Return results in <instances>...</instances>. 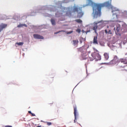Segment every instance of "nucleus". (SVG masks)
Segmentation results:
<instances>
[{
    "label": "nucleus",
    "instance_id": "nucleus-1",
    "mask_svg": "<svg viewBox=\"0 0 127 127\" xmlns=\"http://www.w3.org/2000/svg\"><path fill=\"white\" fill-rule=\"evenodd\" d=\"M112 3V0L105 2L103 4H97L94 3L93 5V10L94 13L93 17L94 18H97L98 17L102 15V7L104 6H110Z\"/></svg>",
    "mask_w": 127,
    "mask_h": 127
},
{
    "label": "nucleus",
    "instance_id": "nucleus-2",
    "mask_svg": "<svg viewBox=\"0 0 127 127\" xmlns=\"http://www.w3.org/2000/svg\"><path fill=\"white\" fill-rule=\"evenodd\" d=\"M72 12H77V17L78 18H81L84 15V13L82 11V7L74 6L72 11L68 10L66 12V15L71 16L72 15Z\"/></svg>",
    "mask_w": 127,
    "mask_h": 127
},
{
    "label": "nucleus",
    "instance_id": "nucleus-3",
    "mask_svg": "<svg viewBox=\"0 0 127 127\" xmlns=\"http://www.w3.org/2000/svg\"><path fill=\"white\" fill-rule=\"evenodd\" d=\"M111 62L113 63V64H119L118 69L119 70V71H126V69H124L126 66L120 65V59H119L118 56H115L113 59L111 61Z\"/></svg>",
    "mask_w": 127,
    "mask_h": 127
},
{
    "label": "nucleus",
    "instance_id": "nucleus-4",
    "mask_svg": "<svg viewBox=\"0 0 127 127\" xmlns=\"http://www.w3.org/2000/svg\"><path fill=\"white\" fill-rule=\"evenodd\" d=\"M94 52L91 54V56L92 58H90V61H93V60L96 59L97 61L101 60V55L99 54V51L95 49L94 48Z\"/></svg>",
    "mask_w": 127,
    "mask_h": 127
},
{
    "label": "nucleus",
    "instance_id": "nucleus-5",
    "mask_svg": "<svg viewBox=\"0 0 127 127\" xmlns=\"http://www.w3.org/2000/svg\"><path fill=\"white\" fill-rule=\"evenodd\" d=\"M73 110L74 115V123H76V121H77V117L78 116V113L77 112V106H76V105L73 106Z\"/></svg>",
    "mask_w": 127,
    "mask_h": 127
},
{
    "label": "nucleus",
    "instance_id": "nucleus-6",
    "mask_svg": "<svg viewBox=\"0 0 127 127\" xmlns=\"http://www.w3.org/2000/svg\"><path fill=\"white\" fill-rule=\"evenodd\" d=\"M81 57L83 60H86V59L89 57V54L87 51L83 52L81 54Z\"/></svg>",
    "mask_w": 127,
    "mask_h": 127
},
{
    "label": "nucleus",
    "instance_id": "nucleus-7",
    "mask_svg": "<svg viewBox=\"0 0 127 127\" xmlns=\"http://www.w3.org/2000/svg\"><path fill=\"white\" fill-rule=\"evenodd\" d=\"M102 21H103L101 20V21H97V22H94V25H93V30H94L95 32H96L97 29H98V24L100 23V22H102Z\"/></svg>",
    "mask_w": 127,
    "mask_h": 127
},
{
    "label": "nucleus",
    "instance_id": "nucleus-8",
    "mask_svg": "<svg viewBox=\"0 0 127 127\" xmlns=\"http://www.w3.org/2000/svg\"><path fill=\"white\" fill-rule=\"evenodd\" d=\"M6 27H7V24L1 23L0 24V32H1Z\"/></svg>",
    "mask_w": 127,
    "mask_h": 127
},
{
    "label": "nucleus",
    "instance_id": "nucleus-9",
    "mask_svg": "<svg viewBox=\"0 0 127 127\" xmlns=\"http://www.w3.org/2000/svg\"><path fill=\"white\" fill-rule=\"evenodd\" d=\"M34 38L36 39H44V37L43 36L38 35V34H34L33 35Z\"/></svg>",
    "mask_w": 127,
    "mask_h": 127
},
{
    "label": "nucleus",
    "instance_id": "nucleus-10",
    "mask_svg": "<svg viewBox=\"0 0 127 127\" xmlns=\"http://www.w3.org/2000/svg\"><path fill=\"white\" fill-rule=\"evenodd\" d=\"M98 37L95 36L93 39V44H98Z\"/></svg>",
    "mask_w": 127,
    "mask_h": 127
},
{
    "label": "nucleus",
    "instance_id": "nucleus-11",
    "mask_svg": "<svg viewBox=\"0 0 127 127\" xmlns=\"http://www.w3.org/2000/svg\"><path fill=\"white\" fill-rule=\"evenodd\" d=\"M112 12L113 13V15H116V16H118V14L120 13V11L118 10H113Z\"/></svg>",
    "mask_w": 127,
    "mask_h": 127
},
{
    "label": "nucleus",
    "instance_id": "nucleus-12",
    "mask_svg": "<svg viewBox=\"0 0 127 127\" xmlns=\"http://www.w3.org/2000/svg\"><path fill=\"white\" fill-rule=\"evenodd\" d=\"M104 58H105V60H109V53H105L104 54Z\"/></svg>",
    "mask_w": 127,
    "mask_h": 127
},
{
    "label": "nucleus",
    "instance_id": "nucleus-13",
    "mask_svg": "<svg viewBox=\"0 0 127 127\" xmlns=\"http://www.w3.org/2000/svg\"><path fill=\"white\" fill-rule=\"evenodd\" d=\"M120 29H121V25H120V24H117L116 25V31L117 32H120Z\"/></svg>",
    "mask_w": 127,
    "mask_h": 127
},
{
    "label": "nucleus",
    "instance_id": "nucleus-14",
    "mask_svg": "<svg viewBox=\"0 0 127 127\" xmlns=\"http://www.w3.org/2000/svg\"><path fill=\"white\" fill-rule=\"evenodd\" d=\"M72 42H73V45H74V46H76V45H77L78 44V43H79V41L73 40Z\"/></svg>",
    "mask_w": 127,
    "mask_h": 127
},
{
    "label": "nucleus",
    "instance_id": "nucleus-15",
    "mask_svg": "<svg viewBox=\"0 0 127 127\" xmlns=\"http://www.w3.org/2000/svg\"><path fill=\"white\" fill-rule=\"evenodd\" d=\"M51 22L52 24V25H56V21L54 19H51Z\"/></svg>",
    "mask_w": 127,
    "mask_h": 127
},
{
    "label": "nucleus",
    "instance_id": "nucleus-16",
    "mask_svg": "<svg viewBox=\"0 0 127 127\" xmlns=\"http://www.w3.org/2000/svg\"><path fill=\"white\" fill-rule=\"evenodd\" d=\"M56 16L57 17H60V16H62V14H60L59 12H57L56 13Z\"/></svg>",
    "mask_w": 127,
    "mask_h": 127
},
{
    "label": "nucleus",
    "instance_id": "nucleus-17",
    "mask_svg": "<svg viewBox=\"0 0 127 127\" xmlns=\"http://www.w3.org/2000/svg\"><path fill=\"white\" fill-rule=\"evenodd\" d=\"M76 22H77V23H82V22H83V21H82V20L78 19H76L75 20Z\"/></svg>",
    "mask_w": 127,
    "mask_h": 127
},
{
    "label": "nucleus",
    "instance_id": "nucleus-18",
    "mask_svg": "<svg viewBox=\"0 0 127 127\" xmlns=\"http://www.w3.org/2000/svg\"><path fill=\"white\" fill-rule=\"evenodd\" d=\"M105 33H109V34H112V32H111V30H109L108 32L107 30H105Z\"/></svg>",
    "mask_w": 127,
    "mask_h": 127
},
{
    "label": "nucleus",
    "instance_id": "nucleus-19",
    "mask_svg": "<svg viewBox=\"0 0 127 127\" xmlns=\"http://www.w3.org/2000/svg\"><path fill=\"white\" fill-rule=\"evenodd\" d=\"M15 44H17V45L20 46L21 45H23V42L16 43Z\"/></svg>",
    "mask_w": 127,
    "mask_h": 127
},
{
    "label": "nucleus",
    "instance_id": "nucleus-20",
    "mask_svg": "<svg viewBox=\"0 0 127 127\" xmlns=\"http://www.w3.org/2000/svg\"><path fill=\"white\" fill-rule=\"evenodd\" d=\"M46 124H47V126H51V125H52V123L51 122H47Z\"/></svg>",
    "mask_w": 127,
    "mask_h": 127
},
{
    "label": "nucleus",
    "instance_id": "nucleus-21",
    "mask_svg": "<svg viewBox=\"0 0 127 127\" xmlns=\"http://www.w3.org/2000/svg\"><path fill=\"white\" fill-rule=\"evenodd\" d=\"M76 32H78V33H80V32H81V29H77L76 30Z\"/></svg>",
    "mask_w": 127,
    "mask_h": 127
},
{
    "label": "nucleus",
    "instance_id": "nucleus-22",
    "mask_svg": "<svg viewBox=\"0 0 127 127\" xmlns=\"http://www.w3.org/2000/svg\"><path fill=\"white\" fill-rule=\"evenodd\" d=\"M71 33H73V31H70L69 32H66V34H71Z\"/></svg>",
    "mask_w": 127,
    "mask_h": 127
},
{
    "label": "nucleus",
    "instance_id": "nucleus-23",
    "mask_svg": "<svg viewBox=\"0 0 127 127\" xmlns=\"http://www.w3.org/2000/svg\"><path fill=\"white\" fill-rule=\"evenodd\" d=\"M64 31H59V32H56L55 33V34H58V33H60V32H64Z\"/></svg>",
    "mask_w": 127,
    "mask_h": 127
},
{
    "label": "nucleus",
    "instance_id": "nucleus-24",
    "mask_svg": "<svg viewBox=\"0 0 127 127\" xmlns=\"http://www.w3.org/2000/svg\"><path fill=\"white\" fill-rule=\"evenodd\" d=\"M17 27H23L22 24H19V25L17 26Z\"/></svg>",
    "mask_w": 127,
    "mask_h": 127
},
{
    "label": "nucleus",
    "instance_id": "nucleus-25",
    "mask_svg": "<svg viewBox=\"0 0 127 127\" xmlns=\"http://www.w3.org/2000/svg\"><path fill=\"white\" fill-rule=\"evenodd\" d=\"M23 27L24 26L25 27H27V25L26 24H22Z\"/></svg>",
    "mask_w": 127,
    "mask_h": 127
},
{
    "label": "nucleus",
    "instance_id": "nucleus-26",
    "mask_svg": "<svg viewBox=\"0 0 127 127\" xmlns=\"http://www.w3.org/2000/svg\"><path fill=\"white\" fill-rule=\"evenodd\" d=\"M79 42L80 43H82V42H83V39H80L79 40Z\"/></svg>",
    "mask_w": 127,
    "mask_h": 127
},
{
    "label": "nucleus",
    "instance_id": "nucleus-27",
    "mask_svg": "<svg viewBox=\"0 0 127 127\" xmlns=\"http://www.w3.org/2000/svg\"><path fill=\"white\" fill-rule=\"evenodd\" d=\"M31 115H32V116L33 117H35V114H33V113L31 114Z\"/></svg>",
    "mask_w": 127,
    "mask_h": 127
},
{
    "label": "nucleus",
    "instance_id": "nucleus-28",
    "mask_svg": "<svg viewBox=\"0 0 127 127\" xmlns=\"http://www.w3.org/2000/svg\"><path fill=\"white\" fill-rule=\"evenodd\" d=\"M78 50H79V51H82V48H79Z\"/></svg>",
    "mask_w": 127,
    "mask_h": 127
},
{
    "label": "nucleus",
    "instance_id": "nucleus-29",
    "mask_svg": "<svg viewBox=\"0 0 127 127\" xmlns=\"http://www.w3.org/2000/svg\"><path fill=\"white\" fill-rule=\"evenodd\" d=\"M28 113H29V114H32V113H31V111H28Z\"/></svg>",
    "mask_w": 127,
    "mask_h": 127
},
{
    "label": "nucleus",
    "instance_id": "nucleus-30",
    "mask_svg": "<svg viewBox=\"0 0 127 127\" xmlns=\"http://www.w3.org/2000/svg\"><path fill=\"white\" fill-rule=\"evenodd\" d=\"M88 32H90V31H87L86 32V33H88Z\"/></svg>",
    "mask_w": 127,
    "mask_h": 127
}]
</instances>
